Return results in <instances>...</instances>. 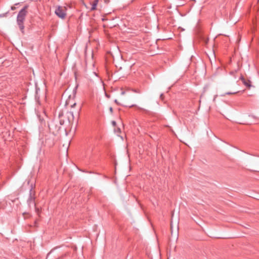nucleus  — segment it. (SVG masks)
<instances>
[{
	"label": "nucleus",
	"instance_id": "7ed1b4c3",
	"mask_svg": "<svg viewBox=\"0 0 259 259\" xmlns=\"http://www.w3.org/2000/svg\"><path fill=\"white\" fill-rule=\"evenodd\" d=\"M75 97V93L74 92L72 93V94H70L68 96V99L66 102V104L69 105L70 104V106L71 108H73L76 105V102H74V99Z\"/></svg>",
	"mask_w": 259,
	"mask_h": 259
},
{
	"label": "nucleus",
	"instance_id": "0eeeda50",
	"mask_svg": "<svg viewBox=\"0 0 259 259\" xmlns=\"http://www.w3.org/2000/svg\"><path fill=\"white\" fill-rule=\"evenodd\" d=\"M120 101H124L125 100L121 97L119 98Z\"/></svg>",
	"mask_w": 259,
	"mask_h": 259
},
{
	"label": "nucleus",
	"instance_id": "f8f14e48",
	"mask_svg": "<svg viewBox=\"0 0 259 259\" xmlns=\"http://www.w3.org/2000/svg\"><path fill=\"white\" fill-rule=\"evenodd\" d=\"M110 112H112L113 109H112V107H110Z\"/></svg>",
	"mask_w": 259,
	"mask_h": 259
},
{
	"label": "nucleus",
	"instance_id": "20e7f679",
	"mask_svg": "<svg viewBox=\"0 0 259 259\" xmlns=\"http://www.w3.org/2000/svg\"><path fill=\"white\" fill-rule=\"evenodd\" d=\"M99 0H95L92 4L91 11H95L97 9V6L98 4Z\"/></svg>",
	"mask_w": 259,
	"mask_h": 259
},
{
	"label": "nucleus",
	"instance_id": "ddd939ff",
	"mask_svg": "<svg viewBox=\"0 0 259 259\" xmlns=\"http://www.w3.org/2000/svg\"><path fill=\"white\" fill-rule=\"evenodd\" d=\"M226 94H228V95H231V94H233V93H226Z\"/></svg>",
	"mask_w": 259,
	"mask_h": 259
},
{
	"label": "nucleus",
	"instance_id": "9b49d317",
	"mask_svg": "<svg viewBox=\"0 0 259 259\" xmlns=\"http://www.w3.org/2000/svg\"><path fill=\"white\" fill-rule=\"evenodd\" d=\"M11 9H12V10H15V9H16V8H15L14 6H12V7H11Z\"/></svg>",
	"mask_w": 259,
	"mask_h": 259
},
{
	"label": "nucleus",
	"instance_id": "f03ea898",
	"mask_svg": "<svg viewBox=\"0 0 259 259\" xmlns=\"http://www.w3.org/2000/svg\"><path fill=\"white\" fill-rule=\"evenodd\" d=\"M67 9L65 7L57 6L56 7L55 13L61 19H64L66 16Z\"/></svg>",
	"mask_w": 259,
	"mask_h": 259
},
{
	"label": "nucleus",
	"instance_id": "423d86ee",
	"mask_svg": "<svg viewBox=\"0 0 259 259\" xmlns=\"http://www.w3.org/2000/svg\"><path fill=\"white\" fill-rule=\"evenodd\" d=\"M240 79L242 81V82H244L245 80H246L242 76L240 77Z\"/></svg>",
	"mask_w": 259,
	"mask_h": 259
},
{
	"label": "nucleus",
	"instance_id": "2eb2a0df",
	"mask_svg": "<svg viewBox=\"0 0 259 259\" xmlns=\"http://www.w3.org/2000/svg\"><path fill=\"white\" fill-rule=\"evenodd\" d=\"M115 102H116V103H118V101H117V100H115Z\"/></svg>",
	"mask_w": 259,
	"mask_h": 259
},
{
	"label": "nucleus",
	"instance_id": "1a4fd4ad",
	"mask_svg": "<svg viewBox=\"0 0 259 259\" xmlns=\"http://www.w3.org/2000/svg\"><path fill=\"white\" fill-rule=\"evenodd\" d=\"M112 124H113L114 126H115V125H116V122H115V121H112Z\"/></svg>",
	"mask_w": 259,
	"mask_h": 259
},
{
	"label": "nucleus",
	"instance_id": "39448f33",
	"mask_svg": "<svg viewBox=\"0 0 259 259\" xmlns=\"http://www.w3.org/2000/svg\"><path fill=\"white\" fill-rule=\"evenodd\" d=\"M243 84L246 85L248 88H250L251 87V81L249 80H245L244 82H243Z\"/></svg>",
	"mask_w": 259,
	"mask_h": 259
},
{
	"label": "nucleus",
	"instance_id": "4468645a",
	"mask_svg": "<svg viewBox=\"0 0 259 259\" xmlns=\"http://www.w3.org/2000/svg\"><path fill=\"white\" fill-rule=\"evenodd\" d=\"M71 114H72V118H74V115H73V114L72 112H71Z\"/></svg>",
	"mask_w": 259,
	"mask_h": 259
},
{
	"label": "nucleus",
	"instance_id": "dca6fc26",
	"mask_svg": "<svg viewBox=\"0 0 259 259\" xmlns=\"http://www.w3.org/2000/svg\"><path fill=\"white\" fill-rule=\"evenodd\" d=\"M257 171H259V170H257Z\"/></svg>",
	"mask_w": 259,
	"mask_h": 259
},
{
	"label": "nucleus",
	"instance_id": "9d476101",
	"mask_svg": "<svg viewBox=\"0 0 259 259\" xmlns=\"http://www.w3.org/2000/svg\"><path fill=\"white\" fill-rule=\"evenodd\" d=\"M121 95H124L125 94V92L124 91H122L121 93Z\"/></svg>",
	"mask_w": 259,
	"mask_h": 259
},
{
	"label": "nucleus",
	"instance_id": "f257e3e1",
	"mask_svg": "<svg viewBox=\"0 0 259 259\" xmlns=\"http://www.w3.org/2000/svg\"><path fill=\"white\" fill-rule=\"evenodd\" d=\"M26 9L27 7H25L19 12L17 19V24L19 25L20 29L23 33H24V26L23 25V21L27 14Z\"/></svg>",
	"mask_w": 259,
	"mask_h": 259
},
{
	"label": "nucleus",
	"instance_id": "6e6552de",
	"mask_svg": "<svg viewBox=\"0 0 259 259\" xmlns=\"http://www.w3.org/2000/svg\"><path fill=\"white\" fill-rule=\"evenodd\" d=\"M172 228H173V227H172V223L171 222V224H170V230H171V232L172 231Z\"/></svg>",
	"mask_w": 259,
	"mask_h": 259
}]
</instances>
